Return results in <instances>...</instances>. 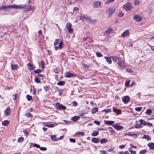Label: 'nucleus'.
<instances>
[{"instance_id":"obj_19","label":"nucleus","mask_w":154,"mask_h":154,"mask_svg":"<svg viewBox=\"0 0 154 154\" xmlns=\"http://www.w3.org/2000/svg\"><path fill=\"white\" fill-rule=\"evenodd\" d=\"M91 141L95 143H98L99 141V139L97 138H92L91 139Z\"/></svg>"},{"instance_id":"obj_39","label":"nucleus","mask_w":154,"mask_h":154,"mask_svg":"<svg viewBox=\"0 0 154 154\" xmlns=\"http://www.w3.org/2000/svg\"><path fill=\"white\" fill-rule=\"evenodd\" d=\"M26 97L27 98V100L28 101L30 100L32 98V96L29 95H27L26 96Z\"/></svg>"},{"instance_id":"obj_26","label":"nucleus","mask_w":154,"mask_h":154,"mask_svg":"<svg viewBox=\"0 0 154 154\" xmlns=\"http://www.w3.org/2000/svg\"><path fill=\"white\" fill-rule=\"evenodd\" d=\"M140 121L141 124L143 125H147V122H146V121L142 119L140 120Z\"/></svg>"},{"instance_id":"obj_34","label":"nucleus","mask_w":154,"mask_h":154,"mask_svg":"<svg viewBox=\"0 0 154 154\" xmlns=\"http://www.w3.org/2000/svg\"><path fill=\"white\" fill-rule=\"evenodd\" d=\"M128 136H132L134 137H137V134H131L129 133H128Z\"/></svg>"},{"instance_id":"obj_9","label":"nucleus","mask_w":154,"mask_h":154,"mask_svg":"<svg viewBox=\"0 0 154 154\" xmlns=\"http://www.w3.org/2000/svg\"><path fill=\"white\" fill-rule=\"evenodd\" d=\"M122 100L125 103H127L129 101L130 99V97L128 96H126L122 97Z\"/></svg>"},{"instance_id":"obj_45","label":"nucleus","mask_w":154,"mask_h":154,"mask_svg":"<svg viewBox=\"0 0 154 154\" xmlns=\"http://www.w3.org/2000/svg\"><path fill=\"white\" fill-rule=\"evenodd\" d=\"M23 140V137H20L18 139V141L19 142H22Z\"/></svg>"},{"instance_id":"obj_52","label":"nucleus","mask_w":154,"mask_h":154,"mask_svg":"<svg viewBox=\"0 0 154 154\" xmlns=\"http://www.w3.org/2000/svg\"><path fill=\"white\" fill-rule=\"evenodd\" d=\"M129 83H130V81L127 80V81H126V82L125 83V85L126 86L128 87V85L129 84Z\"/></svg>"},{"instance_id":"obj_50","label":"nucleus","mask_w":154,"mask_h":154,"mask_svg":"<svg viewBox=\"0 0 154 154\" xmlns=\"http://www.w3.org/2000/svg\"><path fill=\"white\" fill-rule=\"evenodd\" d=\"M103 112H106V113L107 112H111V109H104L103 111Z\"/></svg>"},{"instance_id":"obj_2","label":"nucleus","mask_w":154,"mask_h":154,"mask_svg":"<svg viewBox=\"0 0 154 154\" xmlns=\"http://www.w3.org/2000/svg\"><path fill=\"white\" fill-rule=\"evenodd\" d=\"M8 7L9 8H13L15 9H21L24 7V6L23 5H8Z\"/></svg>"},{"instance_id":"obj_32","label":"nucleus","mask_w":154,"mask_h":154,"mask_svg":"<svg viewBox=\"0 0 154 154\" xmlns=\"http://www.w3.org/2000/svg\"><path fill=\"white\" fill-rule=\"evenodd\" d=\"M10 112V109L9 108H8L6 110L5 112V114L6 116H8L9 115Z\"/></svg>"},{"instance_id":"obj_25","label":"nucleus","mask_w":154,"mask_h":154,"mask_svg":"<svg viewBox=\"0 0 154 154\" xmlns=\"http://www.w3.org/2000/svg\"><path fill=\"white\" fill-rule=\"evenodd\" d=\"M9 123V122L8 120H5L2 122V125L5 126H7Z\"/></svg>"},{"instance_id":"obj_24","label":"nucleus","mask_w":154,"mask_h":154,"mask_svg":"<svg viewBox=\"0 0 154 154\" xmlns=\"http://www.w3.org/2000/svg\"><path fill=\"white\" fill-rule=\"evenodd\" d=\"M148 147L152 149H154V143H150L147 145Z\"/></svg>"},{"instance_id":"obj_60","label":"nucleus","mask_w":154,"mask_h":154,"mask_svg":"<svg viewBox=\"0 0 154 154\" xmlns=\"http://www.w3.org/2000/svg\"><path fill=\"white\" fill-rule=\"evenodd\" d=\"M41 63L42 67V69H44L45 67V66L44 65V63L42 61H41Z\"/></svg>"},{"instance_id":"obj_30","label":"nucleus","mask_w":154,"mask_h":154,"mask_svg":"<svg viewBox=\"0 0 154 154\" xmlns=\"http://www.w3.org/2000/svg\"><path fill=\"white\" fill-rule=\"evenodd\" d=\"M99 134L98 132L97 131H94L92 132L91 135L93 136H97Z\"/></svg>"},{"instance_id":"obj_35","label":"nucleus","mask_w":154,"mask_h":154,"mask_svg":"<svg viewBox=\"0 0 154 154\" xmlns=\"http://www.w3.org/2000/svg\"><path fill=\"white\" fill-rule=\"evenodd\" d=\"M146 114L150 115L152 113V110L150 109H147L146 112Z\"/></svg>"},{"instance_id":"obj_49","label":"nucleus","mask_w":154,"mask_h":154,"mask_svg":"<svg viewBox=\"0 0 154 154\" xmlns=\"http://www.w3.org/2000/svg\"><path fill=\"white\" fill-rule=\"evenodd\" d=\"M41 70L40 69H37L34 71V72L35 74L40 73L41 72Z\"/></svg>"},{"instance_id":"obj_36","label":"nucleus","mask_w":154,"mask_h":154,"mask_svg":"<svg viewBox=\"0 0 154 154\" xmlns=\"http://www.w3.org/2000/svg\"><path fill=\"white\" fill-rule=\"evenodd\" d=\"M27 65H28V68L29 69L32 70L33 69V67L30 63H28Z\"/></svg>"},{"instance_id":"obj_38","label":"nucleus","mask_w":154,"mask_h":154,"mask_svg":"<svg viewBox=\"0 0 154 154\" xmlns=\"http://www.w3.org/2000/svg\"><path fill=\"white\" fill-rule=\"evenodd\" d=\"M25 115L28 117H31L32 116V115L28 112H26L25 113Z\"/></svg>"},{"instance_id":"obj_44","label":"nucleus","mask_w":154,"mask_h":154,"mask_svg":"<svg viewBox=\"0 0 154 154\" xmlns=\"http://www.w3.org/2000/svg\"><path fill=\"white\" fill-rule=\"evenodd\" d=\"M132 149L130 148L129 149V150L131 152V154H136L135 151H133L132 150Z\"/></svg>"},{"instance_id":"obj_23","label":"nucleus","mask_w":154,"mask_h":154,"mask_svg":"<svg viewBox=\"0 0 154 154\" xmlns=\"http://www.w3.org/2000/svg\"><path fill=\"white\" fill-rule=\"evenodd\" d=\"M142 138L143 139H146L147 140H151L150 137L149 135H146V134L144 135L143 137H142Z\"/></svg>"},{"instance_id":"obj_47","label":"nucleus","mask_w":154,"mask_h":154,"mask_svg":"<svg viewBox=\"0 0 154 154\" xmlns=\"http://www.w3.org/2000/svg\"><path fill=\"white\" fill-rule=\"evenodd\" d=\"M51 139L54 141H56L57 139L56 138V137L55 135H52L51 137Z\"/></svg>"},{"instance_id":"obj_42","label":"nucleus","mask_w":154,"mask_h":154,"mask_svg":"<svg viewBox=\"0 0 154 154\" xmlns=\"http://www.w3.org/2000/svg\"><path fill=\"white\" fill-rule=\"evenodd\" d=\"M146 149L143 150L140 152V154H145L146 153Z\"/></svg>"},{"instance_id":"obj_7","label":"nucleus","mask_w":154,"mask_h":154,"mask_svg":"<svg viewBox=\"0 0 154 154\" xmlns=\"http://www.w3.org/2000/svg\"><path fill=\"white\" fill-rule=\"evenodd\" d=\"M55 106L57 109H59L60 110H64L66 109V107L65 106L62 105L58 103H56Z\"/></svg>"},{"instance_id":"obj_27","label":"nucleus","mask_w":154,"mask_h":154,"mask_svg":"<svg viewBox=\"0 0 154 154\" xmlns=\"http://www.w3.org/2000/svg\"><path fill=\"white\" fill-rule=\"evenodd\" d=\"M114 122L113 121H106L105 122V123L106 125H111L113 124L114 123Z\"/></svg>"},{"instance_id":"obj_31","label":"nucleus","mask_w":154,"mask_h":154,"mask_svg":"<svg viewBox=\"0 0 154 154\" xmlns=\"http://www.w3.org/2000/svg\"><path fill=\"white\" fill-rule=\"evenodd\" d=\"M79 117L77 116H75L74 117L71 118V119L73 120V122H75L79 119Z\"/></svg>"},{"instance_id":"obj_28","label":"nucleus","mask_w":154,"mask_h":154,"mask_svg":"<svg viewBox=\"0 0 154 154\" xmlns=\"http://www.w3.org/2000/svg\"><path fill=\"white\" fill-rule=\"evenodd\" d=\"M65 83V82L64 81H60L57 83V85H59L63 86Z\"/></svg>"},{"instance_id":"obj_6","label":"nucleus","mask_w":154,"mask_h":154,"mask_svg":"<svg viewBox=\"0 0 154 154\" xmlns=\"http://www.w3.org/2000/svg\"><path fill=\"white\" fill-rule=\"evenodd\" d=\"M101 5L100 1H97L94 2L92 4L93 7L94 8H96L99 7Z\"/></svg>"},{"instance_id":"obj_48","label":"nucleus","mask_w":154,"mask_h":154,"mask_svg":"<svg viewBox=\"0 0 154 154\" xmlns=\"http://www.w3.org/2000/svg\"><path fill=\"white\" fill-rule=\"evenodd\" d=\"M96 55L98 57H100L102 56V54L99 52H97L96 53Z\"/></svg>"},{"instance_id":"obj_57","label":"nucleus","mask_w":154,"mask_h":154,"mask_svg":"<svg viewBox=\"0 0 154 154\" xmlns=\"http://www.w3.org/2000/svg\"><path fill=\"white\" fill-rule=\"evenodd\" d=\"M44 89L45 91H46L49 90V87L48 86H46L44 87Z\"/></svg>"},{"instance_id":"obj_58","label":"nucleus","mask_w":154,"mask_h":154,"mask_svg":"<svg viewBox=\"0 0 154 154\" xmlns=\"http://www.w3.org/2000/svg\"><path fill=\"white\" fill-rule=\"evenodd\" d=\"M94 123L98 125H100V122L99 121H94Z\"/></svg>"},{"instance_id":"obj_8","label":"nucleus","mask_w":154,"mask_h":154,"mask_svg":"<svg viewBox=\"0 0 154 154\" xmlns=\"http://www.w3.org/2000/svg\"><path fill=\"white\" fill-rule=\"evenodd\" d=\"M67 29L68 30V32L70 33H72L73 32V29L71 28V24L69 22L67 23L66 25Z\"/></svg>"},{"instance_id":"obj_63","label":"nucleus","mask_w":154,"mask_h":154,"mask_svg":"<svg viewBox=\"0 0 154 154\" xmlns=\"http://www.w3.org/2000/svg\"><path fill=\"white\" fill-rule=\"evenodd\" d=\"M123 15L124 14L122 12L120 13L119 14V16L120 17H122L123 16Z\"/></svg>"},{"instance_id":"obj_53","label":"nucleus","mask_w":154,"mask_h":154,"mask_svg":"<svg viewBox=\"0 0 154 154\" xmlns=\"http://www.w3.org/2000/svg\"><path fill=\"white\" fill-rule=\"evenodd\" d=\"M33 146L34 147L37 148H39L40 147V146L39 145L37 144L36 143L34 144Z\"/></svg>"},{"instance_id":"obj_29","label":"nucleus","mask_w":154,"mask_h":154,"mask_svg":"<svg viewBox=\"0 0 154 154\" xmlns=\"http://www.w3.org/2000/svg\"><path fill=\"white\" fill-rule=\"evenodd\" d=\"M98 111V108L97 107H95L93 109L92 111V113L94 114Z\"/></svg>"},{"instance_id":"obj_37","label":"nucleus","mask_w":154,"mask_h":154,"mask_svg":"<svg viewBox=\"0 0 154 154\" xmlns=\"http://www.w3.org/2000/svg\"><path fill=\"white\" fill-rule=\"evenodd\" d=\"M59 42V39H56L55 40V42H54V46L57 45Z\"/></svg>"},{"instance_id":"obj_59","label":"nucleus","mask_w":154,"mask_h":154,"mask_svg":"<svg viewBox=\"0 0 154 154\" xmlns=\"http://www.w3.org/2000/svg\"><path fill=\"white\" fill-rule=\"evenodd\" d=\"M40 149L41 150L45 151L47 149V148L46 147H40Z\"/></svg>"},{"instance_id":"obj_21","label":"nucleus","mask_w":154,"mask_h":154,"mask_svg":"<svg viewBox=\"0 0 154 154\" xmlns=\"http://www.w3.org/2000/svg\"><path fill=\"white\" fill-rule=\"evenodd\" d=\"M108 141V140L106 138H103L101 139L100 140V143L101 144H103L106 143Z\"/></svg>"},{"instance_id":"obj_14","label":"nucleus","mask_w":154,"mask_h":154,"mask_svg":"<svg viewBox=\"0 0 154 154\" xmlns=\"http://www.w3.org/2000/svg\"><path fill=\"white\" fill-rule=\"evenodd\" d=\"M112 29L111 28H109L107 29L104 32L105 35L106 36L109 35L112 31Z\"/></svg>"},{"instance_id":"obj_11","label":"nucleus","mask_w":154,"mask_h":154,"mask_svg":"<svg viewBox=\"0 0 154 154\" xmlns=\"http://www.w3.org/2000/svg\"><path fill=\"white\" fill-rule=\"evenodd\" d=\"M75 75L71 73L70 72H68L65 74V76L66 77L70 78L73 77L75 76Z\"/></svg>"},{"instance_id":"obj_4","label":"nucleus","mask_w":154,"mask_h":154,"mask_svg":"<svg viewBox=\"0 0 154 154\" xmlns=\"http://www.w3.org/2000/svg\"><path fill=\"white\" fill-rule=\"evenodd\" d=\"M115 11V9L112 8H109L107 9L106 11V14L108 17L111 16L112 14Z\"/></svg>"},{"instance_id":"obj_61","label":"nucleus","mask_w":154,"mask_h":154,"mask_svg":"<svg viewBox=\"0 0 154 154\" xmlns=\"http://www.w3.org/2000/svg\"><path fill=\"white\" fill-rule=\"evenodd\" d=\"M72 105L74 106H76L77 105V103L75 101H74L72 103Z\"/></svg>"},{"instance_id":"obj_56","label":"nucleus","mask_w":154,"mask_h":154,"mask_svg":"<svg viewBox=\"0 0 154 154\" xmlns=\"http://www.w3.org/2000/svg\"><path fill=\"white\" fill-rule=\"evenodd\" d=\"M139 2L138 0H135L134 4L136 5H138L139 4Z\"/></svg>"},{"instance_id":"obj_16","label":"nucleus","mask_w":154,"mask_h":154,"mask_svg":"<svg viewBox=\"0 0 154 154\" xmlns=\"http://www.w3.org/2000/svg\"><path fill=\"white\" fill-rule=\"evenodd\" d=\"M112 58L113 61L118 63L121 60L118 57L115 56H112Z\"/></svg>"},{"instance_id":"obj_18","label":"nucleus","mask_w":154,"mask_h":154,"mask_svg":"<svg viewBox=\"0 0 154 154\" xmlns=\"http://www.w3.org/2000/svg\"><path fill=\"white\" fill-rule=\"evenodd\" d=\"M113 111L114 112L118 114H120L121 112V110L116 108L115 107L113 108Z\"/></svg>"},{"instance_id":"obj_1","label":"nucleus","mask_w":154,"mask_h":154,"mask_svg":"<svg viewBox=\"0 0 154 154\" xmlns=\"http://www.w3.org/2000/svg\"><path fill=\"white\" fill-rule=\"evenodd\" d=\"M124 63V60H121L118 63L119 68L120 69L122 70L125 68V65Z\"/></svg>"},{"instance_id":"obj_22","label":"nucleus","mask_w":154,"mask_h":154,"mask_svg":"<svg viewBox=\"0 0 154 154\" xmlns=\"http://www.w3.org/2000/svg\"><path fill=\"white\" fill-rule=\"evenodd\" d=\"M106 61L109 64H111L112 63V60L109 57H105Z\"/></svg>"},{"instance_id":"obj_17","label":"nucleus","mask_w":154,"mask_h":154,"mask_svg":"<svg viewBox=\"0 0 154 154\" xmlns=\"http://www.w3.org/2000/svg\"><path fill=\"white\" fill-rule=\"evenodd\" d=\"M88 18V17L85 16V15L82 14H81L80 16V19L82 21L85 20L87 19Z\"/></svg>"},{"instance_id":"obj_43","label":"nucleus","mask_w":154,"mask_h":154,"mask_svg":"<svg viewBox=\"0 0 154 154\" xmlns=\"http://www.w3.org/2000/svg\"><path fill=\"white\" fill-rule=\"evenodd\" d=\"M135 127L136 128H140L142 127V126L139 124H137L135 125Z\"/></svg>"},{"instance_id":"obj_46","label":"nucleus","mask_w":154,"mask_h":154,"mask_svg":"<svg viewBox=\"0 0 154 154\" xmlns=\"http://www.w3.org/2000/svg\"><path fill=\"white\" fill-rule=\"evenodd\" d=\"M1 8L2 10H6L7 9L9 8L8 7V6H3Z\"/></svg>"},{"instance_id":"obj_12","label":"nucleus","mask_w":154,"mask_h":154,"mask_svg":"<svg viewBox=\"0 0 154 154\" xmlns=\"http://www.w3.org/2000/svg\"><path fill=\"white\" fill-rule=\"evenodd\" d=\"M11 69L13 70H16L19 68L17 64H11Z\"/></svg>"},{"instance_id":"obj_33","label":"nucleus","mask_w":154,"mask_h":154,"mask_svg":"<svg viewBox=\"0 0 154 154\" xmlns=\"http://www.w3.org/2000/svg\"><path fill=\"white\" fill-rule=\"evenodd\" d=\"M114 128L118 130H121L123 128V127L122 126L117 125H115L114 126Z\"/></svg>"},{"instance_id":"obj_20","label":"nucleus","mask_w":154,"mask_h":154,"mask_svg":"<svg viewBox=\"0 0 154 154\" xmlns=\"http://www.w3.org/2000/svg\"><path fill=\"white\" fill-rule=\"evenodd\" d=\"M55 89L56 90V91L58 92L59 95H61L62 93L63 90L57 87H56Z\"/></svg>"},{"instance_id":"obj_15","label":"nucleus","mask_w":154,"mask_h":154,"mask_svg":"<svg viewBox=\"0 0 154 154\" xmlns=\"http://www.w3.org/2000/svg\"><path fill=\"white\" fill-rule=\"evenodd\" d=\"M26 9L27 11L33 10L34 9V7L32 5H28L26 7Z\"/></svg>"},{"instance_id":"obj_64","label":"nucleus","mask_w":154,"mask_h":154,"mask_svg":"<svg viewBox=\"0 0 154 154\" xmlns=\"http://www.w3.org/2000/svg\"><path fill=\"white\" fill-rule=\"evenodd\" d=\"M125 145H122L119 146V148L121 149H123V148H124L125 147Z\"/></svg>"},{"instance_id":"obj_40","label":"nucleus","mask_w":154,"mask_h":154,"mask_svg":"<svg viewBox=\"0 0 154 154\" xmlns=\"http://www.w3.org/2000/svg\"><path fill=\"white\" fill-rule=\"evenodd\" d=\"M142 109V108L141 107H136L135 108V109L136 111L140 112L141 111Z\"/></svg>"},{"instance_id":"obj_55","label":"nucleus","mask_w":154,"mask_h":154,"mask_svg":"<svg viewBox=\"0 0 154 154\" xmlns=\"http://www.w3.org/2000/svg\"><path fill=\"white\" fill-rule=\"evenodd\" d=\"M69 141L70 142L72 143H75V140L74 139L70 138L69 139Z\"/></svg>"},{"instance_id":"obj_3","label":"nucleus","mask_w":154,"mask_h":154,"mask_svg":"<svg viewBox=\"0 0 154 154\" xmlns=\"http://www.w3.org/2000/svg\"><path fill=\"white\" fill-rule=\"evenodd\" d=\"M57 123L55 122H54L53 124L51 122H48L45 123L44 125L48 128H52L54 127L55 125H57Z\"/></svg>"},{"instance_id":"obj_62","label":"nucleus","mask_w":154,"mask_h":154,"mask_svg":"<svg viewBox=\"0 0 154 154\" xmlns=\"http://www.w3.org/2000/svg\"><path fill=\"white\" fill-rule=\"evenodd\" d=\"M107 129H109L110 131H111V132H114V131L113 130V128L112 127H109V128H107Z\"/></svg>"},{"instance_id":"obj_5","label":"nucleus","mask_w":154,"mask_h":154,"mask_svg":"<svg viewBox=\"0 0 154 154\" xmlns=\"http://www.w3.org/2000/svg\"><path fill=\"white\" fill-rule=\"evenodd\" d=\"M122 7L126 11H128L131 9L132 5L130 3H128L126 4L123 5Z\"/></svg>"},{"instance_id":"obj_41","label":"nucleus","mask_w":154,"mask_h":154,"mask_svg":"<svg viewBox=\"0 0 154 154\" xmlns=\"http://www.w3.org/2000/svg\"><path fill=\"white\" fill-rule=\"evenodd\" d=\"M63 44V43L62 41H61L60 42L59 45H58V46H59V48L60 49H61L62 48Z\"/></svg>"},{"instance_id":"obj_10","label":"nucleus","mask_w":154,"mask_h":154,"mask_svg":"<svg viewBox=\"0 0 154 154\" xmlns=\"http://www.w3.org/2000/svg\"><path fill=\"white\" fill-rule=\"evenodd\" d=\"M133 19L136 22H139L141 20L142 18L140 16L136 15L133 17Z\"/></svg>"},{"instance_id":"obj_54","label":"nucleus","mask_w":154,"mask_h":154,"mask_svg":"<svg viewBox=\"0 0 154 154\" xmlns=\"http://www.w3.org/2000/svg\"><path fill=\"white\" fill-rule=\"evenodd\" d=\"M77 134L78 135H79L81 134L82 136H83V135H84L85 133L83 132H81L79 131V132H78L77 133Z\"/></svg>"},{"instance_id":"obj_51","label":"nucleus","mask_w":154,"mask_h":154,"mask_svg":"<svg viewBox=\"0 0 154 154\" xmlns=\"http://www.w3.org/2000/svg\"><path fill=\"white\" fill-rule=\"evenodd\" d=\"M35 82L37 83H39L40 82V81L39 80V79L37 77H35Z\"/></svg>"},{"instance_id":"obj_13","label":"nucleus","mask_w":154,"mask_h":154,"mask_svg":"<svg viewBox=\"0 0 154 154\" xmlns=\"http://www.w3.org/2000/svg\"><path fill=\"white\" fill-rule=\"evenodd\" d=\"M129 35V32L128 30H127L125 31L122 34V36L124 37Z\"/></svg>"}]
</instances>
